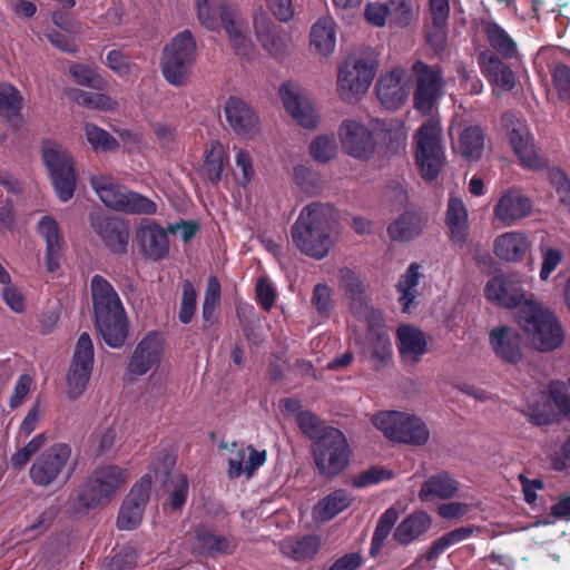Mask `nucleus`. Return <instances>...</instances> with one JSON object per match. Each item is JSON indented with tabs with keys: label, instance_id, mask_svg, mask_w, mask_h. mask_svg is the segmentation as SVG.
<instances>
[{
	"label": "nucleus",
	"instance_id": "nucleus-24",
	"mask_svg": "<svg viewBox=\"0 0 570 570\" xmlns=\"http://www.w3.org/2000/svg\"><path fill=\"white\" fill-rule=\"evenodd\" d=\"M532 207L531 199L522 190L513 188L499 197L493 214L504 225H512L514 222L529 216Z\"/></svg>",
	"mask_w": 570,
	"mask_h": 570
},
{
	"label": "nucleus",
	"instance_id": "nucleus-61",
	"mask_svg": "<svg viewBox=\"0 0 570 570\" xmlns=\"http://www.w3.org/2000/svg\"><path fill=\"white\" fill-rule=\"evenodd\" d=\"M219 301V285L215 276H210L207 282L205 298L203 304V317L205 321H212L214 312Z\"/></svg>",
	"mask_w": 570,
	"mask_h": 570
},
{
	"label": "nucleus",
	"instance_id": "nucleus-11",
	"mask_svg": "<svg viewBox=\"0 0 570 570\" xmlns=\"http://www.w3.org/2000/svg\"><path fill=\"white\" fill-rule=\"evenodd\" d=\"M41 156L57 197L63 203L70 200L77 186L72 156L66 147L50 139L42 141Z\"/></svg>",
	"mask_w": 570,
	"mask_h": 570
},
{
	"label": "nucleus",
	"instance_id": "nucleus-55",
	"mask_svg": "<svg viewBox=\"0 0 570 570\" xmlns=\"http://www.w3.org/2000/svg\"><path fill=\"white\" fill-rule=\"evenodd\" d=\"M570 379L568 383L552 382L549 385V395L559 412L570 417Z\"/></svg>",
	"mask_w": 570,
	"mask_h": 570
},
{
	"label": "nucleus",
	"instance_id": "nucleus-45",
	"mask_svg": "<svg viewBox=\"0 0 570 570\" xmlns=\"http://www.w3.org/2000/svg\"><path fill=\"white\" fill-rule=\"evenodd\" d=\"M420 265L411 264L406 273L402 276L399 282L397 288L400 293V303L403 306V311L407 312L415 299L416 286L420 281L419 273Z\"/></svg>",
	"mask_w": 570,
	"mask_h": 570
},
{
	"label": "nucleus",
	"instance_id": "nucleus-52",
	"mask_svg": "<svg viewBox=\"0 0 570 570\" xmlns=\"http://www.w3.org/2000/svg\"><path fill=\"white\" fill-rule=\"evenodd\" d=\"M46 435L43 433L33 436L27 444L19 448L10 458V464L14 469L23 468L30 458L38 452L46 443Z\"/></svg>",
	"mask_w": 570,
	"mask_h": 570
},
{
	"label": "nucleus",
	"instance_id": "nucleus-64",
	"mask_svg": "<svg viewBox=\"0 0 570 570\" xmlns=\"http://www.w3.org/2000/svg\"><path fill=\"white\" fill-rule=\"evenodd\" d=\"M553 82L563 100H570V68L558 65L553 69Z\"/></svg>",
	"mask_w": 570,
	"mask_h": 570
},
{
	"label": "nucleus",
	"instance_id": "nucleus-48",
	"mask_svg": "<svg viewBox=\"0 0 570 570\" xmlns=\"http://www.w3.org/2000/svg\"><path fill=\"white\" fill-rule=\"evenodd\" d=\"M23 98L19 90L12 85L0 83V115L12 118L16 117L22 108Z\"/></svg>",
	"mask_w": 570,
	"mask_h": 570
},
{
	"label": "nucleus",
	"instance_id": "nucleus-22",
	"mask_svg": "<svg viewBox=\"0 0 570 570\" xmlns=\"http://www.w3.org/2000/svg\"><path fill=\"white\" fill-rule=\"evenodd\" d=\"M224 111L229 127L237 136L252 139L259 132L258 117L246 101L230 97L225 104Z\"/></svg>",
	"mask_w": 570,
	"mask_h": 570
},
{
	"label": "nucleus",
	"instance_id": "nucleus-4",
	"mask_svg": "<svg viewBox=\"0 0 570 570\" xmlns=\"http://www.w3.org/2000/svg\"><path fill=\"white\" fill-rule=\"evenodd\" d=\"M196 9L204 28L218 31L223 27L238 55L247 56L250 52L253 41L244 18L235 7L218 0H196Z\"/></svg>",
	"mask_w": 570,
	"mask_h": 570
},
{
	"label": "nucleus",
	"instance_id": "nucleus-2",
	"mask_svg": "<svg viewBox=\"0 0 570 570\" xmlns=\"http://www.w3.org/2000/svg\"><path fill=\"white\" fill-rule=\"evenodd\" d=\"M90 292L95 324L99 334L109 347H121L128 336V320L119 295L99 275L92 277Z\"/></svg>",
	"mask_w": 570,
	"mask_h": 570
},
{
	"label": "nucleus",
	"instance_id": "nucleus-15",
	"mask_svg": "<svg viewBox=\"0 0 570 570\" xmlns=\"http://www.w3.org/2000/svg\"><path fill=\"white\" fill-rule=\"evenodd\" d=\"M485 298L504 308L522 309L535 299L523 288V282L515 275H497L488 281L483 289Z\"/></svg>",
	"mask_w": 570,
	"mask_h": 570
},
{
	"label": "nucleus",
	"instance_id": "nucleus-10",
	"mask_svg": "<svg viewBox=\"0 0 570 570\" xmlns=\"http://www.w3.org/2000/svg\"><path fill=\"white\" fill-rule=\"evenodd\" d=\"M415 164L425 180H433L444 166L445 155L439 120L424 121L415 134Z\"/></svg>",
	"mask_w": 570,
	"mask_h": 570
},
{
	"label": "nucleus",
	"instance_id": "nucleus-23",
	"mask_svg": "<svg viewBox=\"0 0 570 570\" xmlns=\"http://www.w3.org/2000/svg\"><path fill=\"white\" fill-rule=\"evenodd\" d=\"M410 94V82L405 70L393 69L382 75L376 83V95L387 109H399Z\"/></svg>",
	"mask_w": 570,
	"mask_h": 570
},
{
	"label": "nucleus",
	"instance_id": "nucleus-49",
	"mask_svg": "<svg viewBox=\"0 0 570 570\" xmlns=\"http://www.w3.org/2000/svg\"><path fill=\"white\" fill-rule=\"evenodd\" d=\"M367 350L372 361L381 363L392 355L390 336L383 331H371L367 336Z\"/></svg>",
	"mask_w": 570,
	"mask_h": 570
},
{
	"label": "nucleus",
	"instance_id": "nucleus-42",
	"mask_svg": "<svg viewBox=\"0 0 570 570\" xmlns=\"http://www.w3.org/2000/svg\"><path fill=\"white\" fill-rule=\"evenodd\" d=\"M70 97L79 106L102 111H114L119 106L115 98L100 92L75 89L70 92Z\"/></svg>",
	"mask_w": 570,
	"mask_h": 570
},
{
	"label": "nucleus",
	"instance_id": "nucleus-47",
	"mask_svg": "<svg viewBox=\"0 0 570 570\" xmlns=\"http://www.w3.org/2000/svg\"><path fill=\"white\" fill-rule=\"evenodd\" d=\"M484 30L491 46L505 57H512L517 52L515 43L508 33L497 23L487 22Z\"/></svg>",
	"mask_w": 570,
	"mask_h": 570
},
{
	"label": "nucleus",
	"instance_id": "nucleus-32",
	"mask_svg": "<svg viewBox=\"0 0 570 570\" xmlns=\"http://www.w3.org/2000/svg\"><path fill=\"white\" fill-rule=\"evenodd\" d=\"M431 524L432 519L425 511H415L396 527L394 539L401 544H409L424 534Z\"/></svg>",
	"mask_w": 570,
	"mask_h": 570
},
{
	"label": "nucleus",
	"instance_id": "nucleus-37",
	"mask_svg": "<svg viewBox=\"0 0 570 570\" xmlns=\"http://www.w3.org/2000/svg\"><path fill=\"white\" fill-rule=\"evenodd\" d=\"M227 160L225 147L219 141H212L205 153V160L202 167L203 175L209 181L217 183L222 178Z\"/></svg>",
	"mask_w": 570,
	"mask_h": 570
},
{
	"label": "nucleus",
	"instance_id": "nucleus-36",
	"mask_svg": "<svg viewBox=\"0 0 570 570\" xmlns=\"http://www.w3.org/2000/svg\"><path fill=\"white\" fill-rule=\"evenodd\" d=\"M320 548V539L315 535L287 538L279 542L281 552L294 560L312 558Z\"/></svg>",
	"mask_w": 570,
	"mask_h": 570
},
{
	"label": "nucleus",
	"instance_id": "nucleus-30",
	"mask_svg": "<svg viewBox=\"0 0 570 570\" xmlns=\"http://www.w3.org/2000/svg\"><path fill=\"white\" fill-rule=\"evenodd\" d=\"M510 141L523 166L533 169L544 166V160L537 154L532 137L524 126L519 125L510 131Z\"/></svg>",
	"mask_w": 570,
	"mask_h": 570
},
{
	"label": "nucleus",
	"instance_id": "nucleus-7",
	"mask_svg": "<svg viewBox=\"0 0 570 570\" xmlns=\"http://www.w3.org/2000/svg\"><path fill=\"white\" fill-rule=\"evenodd\" d=\"M90 185L99 199L109 208L137 215H154L157 205L148 197L128 190L116 179L105 175L90 178Z\"/></svg>",
	"mask_w": 570,
	"mask_h": 570
},
{
	"label": "nucleus",
	"instance_id": "nucleus-46",
	"mask_svg": "<svg viewBox=\"0 0 570 570\" xmlns=\"http://www.w3.org/2000/svg\"><path fill=\"white\" fill-rule=\"evenodd\" d=\"M0 283L3 285L1 295L7 306L14 313L26 309V298L20 288L11 284L10 275L0 264Z\"/></svg>",
	"mask_w": 570,
	"mask_h": 570
},
{
	"label": "nucleus",
	"instance_id": "nucleus-12",
	"mask_svg": "<svg viewBox=\"0 0 570 570\" xmlns=\"http://www.w3.org/2000/svg\"><path fill=\"white\" fill-rule=\"evenodd\" d=\"M71 472V448L56 443L41 452L29 469L31 482L40 488H49L68 480Z\"/></svg>",
	"mask_w": 570,
	"mask_h": 570
},
{
	"label": "nucleus",
	"instance_id": "nucleus-6",
	"mask_svg": "<svg viewBox=\"0 0 570 570\" xmlns=\"http://www.w3.org/2000/svg\"><path fill=\"white\" fill-rule=\"evenodd\" d=\"M373 425L391 442L421 446L430 440V429L416 414L406 411H382L373 415Z\"/></svg>",
	"mask_w": 570,
	"mask_h": 570
},
{
	"label": "nucleus",
	"instance_id": "nucleus-18",
	"mask_svg": "<svg viewBox=\"0 0 570 570\" xmlns=\"http://www.w3.org/2000/svg\"><path fill=\"white\" fill-rule=\"evenodd\" d=\"M164 356V337L157 332L146 334L138 342L129 357L126 372L127 376L131 380L145 375L149 371L156 372Z\"/></svg>",
	"mask_w": 570,
	"mask_h": 570
},
{
	"label": "nucleus",
	"instance_id": "nucleus-14",
	"mask_svg": "<svg viewBox=\"0 0 570 570\" xmlns=\"http://www.w3.org/2000/svg\"><path fill=\"white\" fill-rule=\"evenodd\" d=\"M363 16L365 21L374 28L405 29L419 19L413 0L368 1L364 7Z\"/></svg>",
	"mask_w": 570,
	"mask_h": 570
},
{
	"label": "nucleus",
	"instance_id": "nucleus-19",
	"mask_svg": "<svg viewBox=\"0 0 570 570\" xmlns=\"http://www.w3.org/2000/svg\"><path fill=\"white\" fill-rule=\"evenodd\" d=\"M279 97L286 112L299 126L315 129L320 124V114L307 91L298 83L285 82L279 87Z\"/></svg>",
	"mask_w": 570,
	"mask_h": 570
},
{
	"label": "nucleus",
	"instance_id": "nucleus-50",
	"mask_svg": "<svg viewBox=\"0 0 570 570\" xmlns=\"http://www.w3.org/2000/svg\"><path fill=\"white\" fill-rule=\"evenodd\" d=\"M236 543L233 539L223 535L202 532L197 535V548L213 554L226 553L233 550Z\"/></svg>",
	"mask_w": 570,
	"mask_h": 570
},
{
	"label": "nucleus",
	"instance_id": "nucleus-35",
	"mask_svg": "<svg viewBox=\"0 0 570 570\" xmlns=\"http://www.w3.org/2000/svg\"><path fill=\"white\" fill-rule=\"evenodd\" d=\"M168 230L150 219H144L136 230V240L142 249H164L168 246Z\"/></svg>",
	"mask_w": 570,
	"mask_h": 570
},
{
	"label": "nucleus",
	"instance_id": "nucleus-20",
	"mask_svg": "<svg viewBox=\"0 0 570 570\" xmlns=\"http://www.w3.org/2000/svg\"><path fill=\"white\" fill-rule=\"evenodd\" d=\"M338 137L344 153L353 158L366 160L374 154L373 132L360 120L345 119L340 126Z\"/></svg>",
	"mask_w": 570,
	"mask_h": 570
},
{
	"label": "nucleus",
	"instance_id": "nucleus-54",
	"mask_svg": "<svg viewBox=\"0 0 570 570\" xmlns=\"http://www.w3.org/2000/svg\"><path fill=\"white\" fill-rule=\"evenodd\" d=\"M95 348L88 333H81L76 342L71 362L94 367Z\"/></svg>",
	"mask_w": 570,
	"mask_h": 570
},
{
	"label": "nucleus",
	"instance_id": "nucleus-26",
	"mask_svg": "<svg viewBox=\"0 0 570 570\" xmlns=\"http://www.w3.org/2000/svg\"><path fill=\"white\" fill-rule=\"evenodd\" d=\"M490 345L495 355L509 363L522 357V341L518 330L509 325H499L490 332Z\"/></svg>",
	"mask_w": 570,
	"mask_h": 570
},
{
	"label": "nucleus",
	"instance_id": "nucleus-62",
	"mask_svg": "<svg viewBox=\"0 0 570 570\" xmlns=\"http://www.w3.org/2000/svg\"><path fill=\"white\" fill-rule=\"evenodd\" d=\"M474 505L473 502L451 501L440 504L438 507V513L441 518L446 520L459 519L468 514Z\"/></svg>",
	"mask_w": 570,
	"mask_h": 570
},
{
	"label": "nucleus",
	"instance_id": "nucleus-43",
	"mask_svg": "<svg viewBox=\"0 0 570 570\" xmlns=\"http://www.w3.org/2000/svg\"><path fill=\"white\" fill-rule=\"evenodd\" d=\"M92 367L70 363L67 374L66 393L70 399H78L87 389L91 377Z\"/></svg>",
	"mask_w": 570,
	"mask_h": 570
},
{
	"label": "nucleus",
	"instance_id": "nucleus-9",
	"mask_svg": "<svg viewBox=\"0 0 570 570\" xmlns=\"http://www.w3.org/2000/svg\"><path fill=\"white\" fill-rule=\"evenodd\" d=\"M376 66L370 53L350 55L338 68L337 92L346 101L358 100L367 92L374 77Z\"/></svg>",
	"mask_w": 570,
	"mask_h": 570
},
{
	"label": "nucleus",
	"instance_id": "nucleus-8",
	"mask_svg": "<svg viewBox=\"0 0 570 570\" xmlns=\"http://www.w3.org/2000/svg\"><path fill=\"white\" fill-rule=\"evenodd\" d=\"M197 51L196 40L189 30L175 35L164 47L161 71L164 78L173 86L187 82Z\"/></svg>",
	"mask_w": 570,
	"mask_h": 570
},
{
	"label": "nucleus",
	"instance_id": "nucleus-3",
	"mask_svg": "<svg viewBox=\"0 0 570 570\" xmlns=\"http://www.w3.org/2000/svg\"><path fill=\"white\" fill-rule=\"evenodd\" d=\"M340 234L333 208L321 204L306 206L292 228L293 243L302 249H328L336 245Z\"/></svg>",
	"mask_w": 570,
	"mask_h": 570
},
{
	"label": "nucleus",
	"instance_id": "nucleus-17",
	"mask_svg": "<svg viewBox=\"0 0 570 570\" xmlns=\"http://www.w3.org/2000/svg\"><path fill=\"white\" fill-rule=\"evenodd\" d=\"M128 480V472L118 465H106L95 471L92 478L80 494V501L87 509L95 508L101 500L111 497Z\"/></svg>",
	"mask_w": 570,
	"mask_h": 570
},
{
	"label": "nucleus",
	"instance_id": "nucleus-51",
	"mask_svg": "<svg viewBox=\"0 0 570 570\" xmlns=\"http://www.w3.org/2000/svg\"><path fill=\"white\" fill-rule=\"evenodd\" d=\"M37 232L46 242L48 249H56L62 246L58 223L51 216H43L37 225Z\"/></svg>",
	"mask_w": 570,
	"mask_h": 570
},
{
	"label": "nucleus",
	"instance_id": "nucleus-21",
	"mask_svg": "<svg viewBox=\"0 0 570 570\" xmlns=\"http://www.w3.org/2000/svg\"><path fill=\"white\" fill-rule=\"evenodd\" d=\"M253 27L257 41L271 57L282 58L288 53L291 49L288 35L278 30L266 12L258 10L254 13Z\"/></svg>",
	"mask_w": 570,
	"mask_h": 570
},
{
	"label": "nucleus",
	"instance_id": "nucleus-57",
	"mask_svg": "<svg viewBox=\"0 0 570 570\" xmlns=\"http://www.w3.org/2000/svg\"><path fill=\"white\" fill-rule=\"evenodd\" d=\"M533 246L530 238L521 232H509L494 240V249H525Z\"/></svg>",
	"mask_w": 570,
	"mask_h": 570
},
{
	"label": "nucleus",
	"instance_id": "nucleus-34",
	"mask_svg": "<svg viewBox=\"0 0 570 570\" xmlns=\"http://www.w3.org/2000/svg\"><path fill=\"white\" fill-rule=\"evenodd\" d=\"M445 224L452 239L462 240L469 229L468 209L462 199L450 197L445 213Z\"/></svg>",
	"mask_w": 570,
	"mask_h": 570
},
{
	"label": "nucleus",
	"instance_id": "nucleus-25",
	"mask_svg": "<svg viewBox=\"0 0 570 570\" xmlns=\"http://www.w3.org/2000/svg\"><path fill=\"white\" fill-rule=\"evenodd\" d=\"M227 461L229 478L245 475L249 479L265 463L266 452L257 451L252 445L233 444Z\"/></svg>",
	"mask_w": 570,
	"mask_h": 570
},
{
	"label": "nucleus",
	"instance_id": "nucleus-29",
	"mask_svg": "<svg viewBox=\"0 0 570 570\" xmlns=\"http://www.w3.org/2000/svg\"><path fill=\"white\" fill-rule=\"evenodd\" d=\"M399 350L405 362H417L428 351V337L417 327L401 325L397 330Z\"/></svg>",
	"mask_w": 570,
	"mask_h": 570
},
{
	"label": "nucleus",
	"instance_id": "nucleus-58",
	"mask_svg": "<svg viewBox=\"0 0 570 570\" xmlns=\"http://www.w3.org/2000/svg\"><path fill=\"white\" fill-rule=\"evenodd\" d=\"M197 293L193 284L186 282L183 286L181 303L179 309V321L184 324H188L196 311Z\"/></svg>",
	"mask_w": 570,
	"mask_h": 570
},
{
	"label": "nucleus",
	"instance_id": "nucleus-5",
	"mask_svg": "<svg viewBox=\"0 0 570 570\" xmlns=\"http://www.w3.org/2000/svg\"><path fill=\"white\" fill-rule=\"evenodd\" d=\"M518 324L527 340L541 351L554 350L563 342L559 321L537 301L519 311Z\"/></svg>",
	"mask_w": 570,
	"mask_h": 570
},
{
	"label": "nucleus",
	"instance_id": "nucleus-40",
	"mask_svg": "<svg viewBox=\"0 0 570 570\" xmlns=\"http://www.w3.org/2000/svg\"><path fill=\"white\" fill-rule=\"evenodd\" d=\"M423 218L415 213H405L387 228L393 240L406 242L420 235Z\"/></svg>",
	"mask_w": 570,
	"mask_h": 570
},
{
	"label": "nucleus",
	"instance_id": "nucleus-56",
	"mask_svg": "<svg viewBox=\"0 0 570 570\" xmlns=\"http://www.w3.org/2000/svg\"><path fill=\"white\" fill-rule=\"evenodd\" d=\"M430 9L435 24V38L438 43L444 40V24L450 13L449 0H430Z\"/></svg>",
	"mask_w": 570,
	"mask_h": 570
},
{
	"label": "nucleus",
	"instance_id": "nucleus-53",
	"mask_svg": "<svg viewBox=\"0 0 570 570\" xmlns=\"http://www.w3.org/2000/svg\"><path fill=\"white\" fill-rule=\"evenodd\" d=\"M399 519V511L396 508H389L379 519L376 524L373 538H372V547L373 549H379L385 539L389 537L393 525Z\"/></svg>",
	"mask_w": 570,
	"mask_h": 570
},
{
	"label": "nucleus",
	"instance_id": "nucleus-1",
	"mask_svg": "<svg viewBox=\"0 0 570 570\" xmlns=\"http://www.w3.org/2000/svg\"><path fill=\"white\" fill-rule=\"evenodd\" d=\"M174 460L169 454H165L164 463L160 470L148 473L136 483L127 498L125 499L117 520L118 528L121 530H132L142 519L144 508L148 500L153 479L165 482L167 491L170 493V507L174 510L181 508L186 501L188 492L187 479L179 472H169Z\"/></svg>",
	"mask_w": 570,
	"mask_h": 570
},
{
	"label": "nucleus",
	"instance_id": "nucleus-31",
	"mask_svg": "<svg viewBox=\"0 0 570 570\" xmlns=\"http://www.w3.org/2000/svg\"><path fill=\"white\" fill-rule=\"evenodd\" d=\"M353 500V495L346 490L340 489L333 491L315 504L313 517L320 522L330 521L346 510L352 504Z\"/></svg>",
	"mask_w": 570,
	"mask_h": 570
},
{
	"label": "nucleus",
	"instance_id": "nucleus-44",
	"mask_svg": "<svg viewBox=\"0 0 570 570\" xmlns=\"http://www.w3.org/2000/svg\"><path fill=\"white\" fill-rule=\"evenodd\" d=\"M308 154L318 164H327L337 155V144L332 135H318L312 139Z\"/></svg>",
	"mask_w": 570,
	"mask_h": 570
},
{
	"label": "nucleus",
	"instance_id": "nucleus-38",
	"mask_svg": "<svg viewBox=\"0 0 570 570\" xmlns=\"http://www.w3.org/2000/svg\"><path fill=\"white\" fill-rule=\"evenodd\" d=\"M525 416L537 425H546L557 420L554 406L543 394L533 395L523 407Z\"/></svg>",
	"mask_w": 570,
	"mask_h": 570
},
{
	"label": "nucleus",
	"instance_id": "nucleus-59",
	"mask_svg": "<svg viewBox=\"0 0 570 570\" xmlns=\"http://www.w3.org/2000/svg\"><path fill=\"white\" fill-rule=\"evenodd\" d=\"M68 70L70 76L80 86L98 88L101 85L99 75L88 66L73 63L69 66Z\"/></svg>",
	"mask_w": 570,
	"mask_h": 570
},
{
	"label": "nucleus",
	"instance_id": "nucleus-33",
	"mask_svg": "<svg viewBox=\"0 0 570 570\" xmlns=\"http://www.w3.org/2000/svg\"><path fill=\"white\" fill-rule=\"evenodd\" d=\"M458 141L454 144L455 150L468 160L479 159L484 146L482 130L478 126L458 128Z\"/></svg>",
	"mask_w": 570,
	"mask_h": 570
},
{
	"label": "nucleus",
	"instance_id": "nucleus-28",
	"mask_svg": "<svg viewBox=\"0 0 570 570\" xmlns=\"http://www.w3.org/2000/svg\"><path fill=\"white\" fill-rule=\"evenodd\" d=\"M460 491L459 481L446 472L429 476L422 484L417 498L429 503L454 498Z\"/></svg>",
	"mask_w": 570,
	"mask_h": 570
},
{
	"label": "nucleus",
	"instance_id": "nucleus-63",
	"mask_svg": "<svg viewBox=\"0 0 570 570\" xmlns=\"http://www.w3.org/2000/svg\"><path fill=\"white\" fill-rule=\"evenodd\" d=\"M107 66L120 77L129 76L134 70L130 59L119 50H111L106 57Z\"/></svg>",
	"mask_w": 570,
	"mask_h": 570
},
{
	"label": "nucleus",
	"instance_id": "nucleus-13",
	"mask_svg": "<svg viewBox=\"0 0 570 570\" xmlns=\"http://www.w3.org/2000/svg\"><path fill=\"white\" fill-rule=\"evenodd\" d=\"M313 454L320 473L335 476L350 464L351 450L343 432L325 426L313 445Z\"/></svg>",
	"mask_w": 570,
	"mask_h": 570
},
{
	"label": "nucleus",
	"instance_id": "nucleus-16",
	"mask_svg": "<svg viewBox=\"0 0 570 570\" xmlns=\"http://www.w3.org/2000/svg\"><path fill=\"white\" fill-rule=\"evenodd\" d=\"M412 71L415 77L414 108L423 115H429L443 95V77L439 69L432 68L422 61H416L412 66Z\"/></svg>",
	"mask_w": 570,
	"mask_h": 570
},
{
	"label": "nucleus",
	"instance_id": "nucleus-39",
	"mask_svg": "<svg viewBox=\"0 0 570 570\" xmlns=\"http://www.w3.org/2000/svg\"><path fill=\"white\" fill-rule=\"evenodd\" d=\"M482 71L495 88L511 90L515 86V77L512 70L494 57L483 59Z\"/></svg>",
	"mask_w": 570,
	"mask_h": 570
},
{
	"label": "nucleus",
	"instance_id": "nucleus-27",
	"mask_svg": "<svg viewBox=\"0 0 570 570\" xmlns=\"http://www.w3.org/2000/svg\"><path fill=\"white\" fill-rule=\"evenodd\" d=\"M336 48V22L332 17L320 18L309 31V50L320 60L328 59Z\"/></svg>",
	"mask_w": 570,
	"mask_h": 570
},
{
	"label": "nucleus",
	"instance_id": "nucleus-60",
	"mask_svg": "<svg viewBox=\"0 0 570 570\" xmlns=\"http://www.w3.org/2000/svg\"><path fill=\"white\" fill-rule=\"evenodd\" d=\"M392 476V471L384 468L374 466L357 474L353 479V485L356 488H366L390 480Z\"/></svg>",
	"mask_w": 570,
	"mask_h": 570
},
{
	"label": "nucleus",
	"instance_id": "nucleus-41",
	"mask_svg": "<svg viewBox=\"0 0 570 570\" xmlns=\"http://www.w3.org/2000/svg\"><path fill=\"white\" fill-rule=\"evenodd\" d=\"M83 131L87 142L96 153H114L118 150L119 141L97 125L86 122Z\"/></svg>",
	"mask_w": 570,
	"mask_h": 570
}]
</instances>
